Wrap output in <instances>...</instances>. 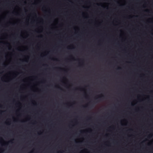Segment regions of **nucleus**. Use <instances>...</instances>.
Listing matches in <instances>:
<instances>
[{"label": "nucleus", "mask_w": 153, "mask_h": 153, "mask_svg": "<svg viewBox=\"0 0 153 153\" xmlns=\"http://www.w3.org/2000/svg\"><path fill=\"white\" fill-rule=\"evenodd\" d=\"M87 105H86V106H84L83 107H87Z\"/></svg>", "instance_id": "2"}, {"label": "nucleus", "mask_w": 153, "mask_h": 153, "mask_svg": "<svg viewBox=\"0 0 153 153\" xmlns=\"http://www.w3.org/2000/svg\"><path fill=\"white\" fill-rule=\"evenodd\" d=\"M103 96L102 95L101 96H99L98 97L96 98V99L97 100L98 99H100L102 97H103Z\"/></svg>", "instance_id": "1"}, {"label": "nucleus", "mask_w": 153, "mask_h": 153, "mask_svg": "<svg viewBox=\"0 0 153 153\" xmlns=\"http://www.w3.org/2000/svg\"><path fill=\"white\" fill-rule=\"evenodd\" d=\"M148 11V10H146V11Z\"/></svg>", "instance_id": "3"}]
</instances>
